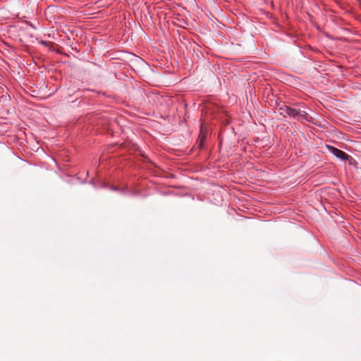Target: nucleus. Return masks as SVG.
<instances>
[{"mask_svg":"<svg viewBox=\"0 0 361 361\" xmlns=\"http://www.w3.org/2000/svg\"><path fill=\"white\" fill-rule=\"evenodd\" d=\"M277 109L279 111V114L283 117H290L297 120L303 118L307 121H309L308 114L305 111L298 110L296 109L288 106L283 103L278 104Z\"/></svg>","mask_w":361,"mask_h":361,"instance_id":"nucleus-1","label":"nucleus"},{"mask_svg":"<svg viewBox=\"0 0 361 361\" xmlns=\"http://www.w3.org/2000/svg\"><path fill=\"white\" fill-rule=\"evenodd\" d=\"M94 186L97 188H109L110 190L112 191H120L123 192V189H120L118 187L116 186H109L106 183L99 181L97 185H95V183L93 181L90 182Z\"/></svg>","mask_w":361,"mask_h":361,"instance_id":"nucleus-3","label":"nucleus"},{"mask_svg":"<svg viewBox=\"0 0 361 361\" xmlns=\"http://www.w3.org/2000/svg\"><path fill=\"white\" fill-rule=\"evenodd\" d=\"M199 139H200V143H199L200 147V148H203L204 147V141L206 140V135L202 130H201V132L200 133Z\"/></svg>","mask_w":361,"mask_h":361,"instance_id":"nucleus-4","label":"nucleus"},{"mask_svg":"<svg viewBox=\"0 0 361 361\" xmlns=\"http://www.w3.org/2000/svg\"><path fill=\"white\" fill-rule=\"evenodd\" d=\"M326 148L330 153L341 161H348L352 158L350 155L336 147L326 145Z\"/></svg>","mask_w":361,"mask_h":361,"instance_id":"nucleus-2","label":"nucleus"}]
</instances>
